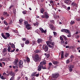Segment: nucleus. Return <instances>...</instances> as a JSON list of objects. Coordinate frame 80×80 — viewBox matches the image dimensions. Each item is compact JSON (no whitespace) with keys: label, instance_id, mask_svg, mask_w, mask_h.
Returning a JSON list of instances; mask_svg holds the SVG:
<instances>
[{"label":"nucleus","instance_id":"nucleus-38","mask_svg":"<svg viewBox=\"0 0 80 80\" xmlns=\"http://www.w3.org/2000/svg\"><path fill=\"white\" fill-rule=\"evenodd\" d=\"M76 20L77 22H80V18H76Z\"/></svg>","mask_w":80,"mask_h":80},{"label":"nucleus","instance_id":"nucleus-58","mask_svg":"<svg viewBox=\"0 0 80 80\" xmlns=\"http://www.w3.org/2000/svg\"><path fill=\"white\" fill-rule=\"evenodd\" d=\"M15 49H13V50H11V52H14L15 51Z\"/></svg>","mask_w":80,"mask_h":80},{"label":"nucleus","instance_id":"nucleus-10","mask_svg":"<svg viewBox=\"0 0 80 80\" xmlns=\"http://www.w3.org/2000/svg\"><path fill=\"white\" fill-rule=\"evenodd\" d=\"M18 60L17 59H15L13 62V64L17 66L18 65Z\"/></svg>","mask_w":80,"mask_h":80},{"label":"nucleus","instance_id":"nucleus-27","mask_svg":"<svg viewBox=\"0 0 80 80\" xmlns=\"http://www.w3.org/2000/svg\"><path fill=\"white\" fill-rule=\"evenodd\" d=\"M75 21H71L70 22V24L71 25H73V24H75Z\"/></svg>","mask_w":80,"mask_h":80},{"label":"nucleus","instance_id":"nucleus-36","mask_svg":"<svg viewBox=\"0 0 80 80\" xmlns=\"http://www.w3.org/2000/svg\"><path fill=\"white\" fill-rule=\"evenodd\" d=\"M53 33L54 34V36H55V37H56V36H57V32H53Z\"/></svg>","mask_w":80,"mask_h":80},{"label":"nucleus","instance_id":"nucleus-34","mask_svg":"<svg viewBox=\"0 0 80 80\" xmlns=\"http://www.w3.org/2000/svg\"><path fill=\"white\" fill-rule=\"evenodd\" d=\"M55 42H51V45L54 46V45H55Z\"/></svg>","mask_w":80,"mask_h":80},{"label":"nucleus","instance_id":"nucleus-52","mask_svg":"<svg viewBox=\"0 0 80 80\" xmlns=\"http://www.w3.org/2000/svg\"><path fill=\"white\" fill-rule=\"evenodd\" d=\"M42 69H46V67H43V64H42Z\"/></svg>","mask_w":80,"mask_h":80},{"label":"nucleus","instance_id":"nucleus-40","mask_svg":"<svg viewBox=\"0 0 80 80\" xmlns=\"http://www.w3.org/2000/svg\"><path fill=\"white\" fill-rule=\"evenodd\" d=\"M3 75H4V76H8L9 75V74H7V73L4 72L3 74Z\"/></svg>","mask_w":80,"mask_h":80},{"label":"nucleus","instance_id":"nucleus-61","mask_svg":"<svg viewBox=\"0 0 80 80\" xmlns=\"http://www.w3.org/2000/svg\"><path fill=\"white\" fill-rule=\"evenodd\" d=\"M49 66H51V65H52V63L51 62H50L49 63Z\"/></svg>","mask_w":80,"mask_h":80},{"label":"nucleus","instance_id":"nucleus-3","mask_svg":"<svg viewBox=\"0 0 80 80\" xmlns=\"http://www.w3.org/2000/svg\"><path fill=\"white\" fill-rule=\"evenodd\" d=\"M59 77V74L58 73H55L52 74V80H57V78Z\"/></svg>","mask_w":80,"mask_h":80},{"label":"nucleus","instance_id":"nucleus-39","mask_svg":"<svg viewBox=\"0 0 80 80\" xmlns=\"http://www.w3.org/2000/svg\"><path fill=\"white\" fill-rule=\"evenodd\" d=\"M69 68H74V66L73 65H70Z\"/></svg>","mask_w":80,"mask_h":80},{"label":"nucleus","instance_id":"nucleus-63","mask_svg":"<svg viewBox=\"0 0 80 80\" xmlns=\"http://www.w3.org/2000/svg\"><path fill=\"white\" fill-rule=\"evenodd\" d=\"M68 10H70V7H68L67 8Z\"/></svg>","mask_w":80,"mask_h":80},{"label":"nucleus","instance_id":"nucleus-56","mask_svg":"<svg viewBox=\"0 0 80 80\" xmlns=\"http://www.w3.org/2000/svg\"><path fill=\"white\" fill-rule=\"evenodd\" d=\"M70 58H74V56L73 55H72L70 57Z\"/></svg>","mask_w":80,"mask_h":80},{"label":"nucleus","instance_id":"nucleus-19","mask_svg":"<svg viewBox=\"0 0 80 80\" xmlns=\"http://www.w3.org/2000/svg\"><path fill=\"white\" fill-rule=\"evenodd\" d=\"M52 63L53 64H54V65H58V64L59 63V62H58L56 61H54Z\"/></svg>","mask_w":80,"mask_h":80},{"label":"nucleus","instance_id":"nucleus-22","mask_svg":"<svg viewBox=\"0 0 80 80\" xmlns=\"http://www.w3.org/2000/svg\"><path fill=\"white\" fill-rule=\"evenodd\" d=\"M26 61L28 62V63H29V62H30V58L28 57H27L26 58Z\"/></svg>","mask_w":80,"mask_h":80},{"label":"nucleus","instance_id":"nucleus-60","mask_svg":"<svg viewBox=\"0 0 80 80\" xmlns=\"http://www.w3.org/2000/svg\"><path fill=\"white\" fill-rule=\"evenodd\" d=\"M21 78L20 77V76L18 77V80H20V79Z\"/></svg>","mask_w":80,"mask_h":80},{"label":"nucleus","instance_id":"nucleus-59","mask_svg":"<svg viewBox=\"0 0 80 80\" xmlns=\"http://www.w3.org/2000/svg\"><path fill=\"white\" fill-rule=\"evenodd\" d=\"M41 17L43 18H45V16L44 15H42L41 16Z\"/></svg>","mask_w":80,"mask_h":80},{"label":"nucleus","instance_id":"nucleus-4","mask_svg":"<svg viewBox=\"0 0 80 80\" xmlns=\"http://www.w3.org/2000/svg\"><path fill=\"white\" fill-rule=\"evenodd\" d=\"M40 59V57H39V55L38 54H35L34 56V60L35 62H37Z\"/></svg>","mask_w":80,"mask_h":80},{"label":"nucleus","instance_id":"nucleus-5","mask_svg":"<svg viewBox=\"0 0 80 80\" xmlns=\"http://www.w3.org/2000/svg\"><path fill=\"white\" fill-rule=\"evenodd\" d=\"M62 32H65V33H68V34H70L71 33L70 32L69 30L68 29H62L61 30Z\"/></svg>","mask_w":80,"mask_h":80},{"label":"nucleus","instance_id":"nucleus-12","mask_svg":"<svg viewBox=\"0 0 80 80\" xmlns=\"http://www.w3.org/2000/svg\"><path fill=\"white\" fill-rule=\"evenodd\" d=\"M9 74L11 76H12V77H15V73L13 72H11L9 73Z\"/></svg>","mask_w":80,"mask_h":80},{"label":"nucleus","instance_id":"nucleus-2","mask_svg":"<svg viewBox=\"0 0 80 80\" xmlns=\"http://www.w3.org/2000/svg\"><path fill=\"white\" fill-rule=\"evenodd\" d=\"M5 34L6 37L5 36V35H4V34H3V33L1 34V35L2 37L3 38L5 39H7V38H9V37H10V35L9 33L7 32Z\"/></svg>","mask_w":80,"mask_h":80},{"label":"nucleus","instance_id":"nucleus-17","mask_svg":"<svg viewBox=\"0 0 80 80\" xmlns=\"http://www.w3.org/2000/svg\"><path fill=\"white\" fill-rule=\"evenodd\" d=\"M62 37L64 39L65 41H67L68 40V38L66 37L64 35H62Z\"/></svg>","mask_w":80,"mask_h":80},{"label":"nucleus","instance_id":"nucleus-25","mask_svg":"<svg viewBox=\"0 0 80 80\" xmlns=\"http://www.w3.org/2000/svg\"><path fill=\"white\" fill-rule=\"evenodd\" d=\"M24 25H25V26H26L27 25H28V24H28V22L27 21H25L24 22Z\"/></svg>","mask_w":80,"mask_h":80},{"label":"nucleus","instance_id":"nucleus-51","mask_svg":"<svg viewBox=\"0 0 80 80\" xmlns=\"http://www.w3.org/2000/svg\"><path fill=\"white\" fill-rule=\"evenodd\" d=\"M39 73H38L37 75H35V77H39Z\"/></svg>","mask_w":80,"mask_h":80},{"label":"nucleus","instance_id":"nucleus-26","mask_svg":"<svg viewBox=\"0 0 80 80\" xmlns=\"http://www.w3.org/2000/svg\"><path fill=\"white\" fill-rule=\"evenodd\" d=\"M33 25L34 26H36V25L38 26V22H36V23H33Z\"/></svg>","mask_w":80,"mask_h":80},{"label":"nucleus","instance_id":"nucleus-11","mask_svg":"<svg viewBox=\"0 0 80 80\" xmlns=\"http://www.w3.org/2000/svg\"><path fill=\"white\" fill-rule=\"evenodd\" d=\"M40 31H41V33H47V30H43V29L42 28H40Z\"/></svg>","mask_w":80,"mask_h":80},{"label":"nucleus","instance_id":"nucleus-7","mask_svg":"<svg viewBox=\"0 0 80 80\" xmlns=\"http://www.w3.org/2000/svg\"><path fill=\"white\" fill-rule=\"evenodd\" d=\"M19 67L20 68H22L23 67V61L20 60L19 62Z\"/></svg>","mask_w":80,"mask_h":80},{"label":"nucleus","instance_id":"nucleus-20","mask_svg":"<svg viewBox=\"0 0 80 80\" xmlns=\"http://www.w3.org/2000/svg\"><path fill=\"white\" fill-rule=\"evenodd\" d=\"M40 52V50L38 49H36L34 51V53H39Z\"/></svg>","mask_w":80,"mask_h":80},{"label":"nucleus","instance_id":"nucleus-21","mask_svg":"<svg viewBox=\"0 0 80 80\" xmlns=\"http://www.w3.org/2000/svg\"><path fill=\"white\" fill-rule=\"evenodd\" d=\"M45 11V10H44V9L43 8H42L40 9V12L41 13H43V12Z\"/></svg>","mask_w":80,"mask_h":80},{"label":"nucleus","instance_id":"nucleus-49","mask_svg":"<svg viewBox=\"0 0 80 80\" xmlns=\"http://www.w3.org/2000/svg\"><path fill=\"white\" fill-rule=\"evenodd\" d=\"M69 70L70 71V72H72L73 71V69H72V68H69Z\"/></svg>","mask_w":80,"mask_h":80},{"label":"nucleus","instance_id":"nucleus-55","mask_svg":"<svg viewBox=\"0 0 80 80\" xmlns=\"http://www.w3.org/2000/svg\"><path fill=\"white\" fill-rule=\"evenodd\" d=\"M3 52L5 53V52H6V49H5V48L4 49Z\"/></svg>","mask_w":80,"mask_h":80},{"label":"nucleus","instance_id":"nucleus-8","mask_svg":"<svg viewBox=\"0 0 80 80\" xmlns=\"http://www.w3.org/2000/svg\"><path fill=\"white\" fill-rule=\"evenodd\" d=\"M31 28H32V26H31V25L30 24L27 25L26 26V28H27V30H30Z\"/></svg>","mask_w":80,"mask_h":80},{"label":"nucleus","instance_id":"nucleus-29","mask_svg":"<svg viewBox=\"0 0 80 80\" xmlns=\"http://www.w3.org/2000/svg\"><path fill=\"white\" fill-rule=\"evenodd\" d=\"M45 55L46 57V58H48V57H50V55H49V54H47V53H45L44 54Z\"/></svg>","mask_w":80,"mask_h":80},{"label":"nucleus","instance_id":"nucleus-57","mask_svg":"<svg viewBox=\"0 0 80 80\" xmlns=\"http://www.w3.org/2000/svg\"><path fill=\"white\" fill-rule=\"evenodd\" d=\"M44 1V0H39V2H43Z\"/></svg>","mask_w":80,"mask_h":80},{"label":"nucleus","instance_id":"nucleus-37","mask_svg":"<svg viewBox=\"0 0 80 80\" xmlns=\"http://www.w3.org/2000/svg\"><path fill=\"white\" fill-rule=\"evenodd\" d=\"M11 47H12V48H15V45L14 44H13V43L12 44Z\"/></svg>","mask_w":80,"mask_h":80},{"label":"nucleus","instance_id":"nucleus-1","mask_svg":"<svg viewBox=\"0 0 80 80\" xmlns=\"http://www.w3.org/2000/svg\"><path fill=\"white\" fill-rule=\"evenodd\" d=\"M43 64L45 65L46 64V62L44 61L41 62L40 63V64L38 66L37 68L38 71H41L42 67H43Z\"/></svg>","mask_w":80,"mask_h":80},{"label":"nucleus","instance_id":"nucleus-6","mask_svg":"<svg viewBox=\"0 0 80 80\" xmlns=\"http://www.w3.org/2000/svg\"><path fill=\"white\" fill-rule=\"evenodd\" d=\"M42 48L43 50H44L45 52H47V51H48V46H47L45 45H43L42 46Z\"/></svg>","mask_w":80,"mask_h":80},{"label":"nucleus","instance_id":"nucleus-15","mask_svg":"<svg viewBox=\"0 0 80 80\" xmlns=\"http://www.w3.org/2000/svg\"><path fill=\"white\" fill-rule=\"evenodd\" d=\"M3 15H6V17H8L9 16V14H8V13L7 12H3Z\"/></svg>","mask_w":80,"mask_h":80},{"label":"nucleus","instance_id":"nucleus-13","mask_svg":"<svg viewBox=\"0 0 80 80\" xmlns=\"http://www.w3.org/2000/svg\"><path fill=\"white\" fill-rule=\"evenodd\" d=\"M38 42L39 43H42V42H43V40L42 39L40 38H38Z\"/></svg>","mask_w":80,"mask_h":80},{"label":"nucleus","instance_id":"nucleus-35","mask_svg":"<svg viewBox=\"0 0 80 80\" xmlns=\"http://www.w3.org/2000/svg\"><path fill=\"white\" fill-rule=\"evenodd\" d=\"M32 45H35V44H36V41H33L32 42Z\"/></svg>","mask_w":80,"mask_h":80},{"label":"nucleus","instance_id":"nucleus-9","mask_svg":"<svg viewBox=\"0 0 80 80\" xmlns=\"http://www.w3.org/2000/svg\"><path fill=\"white\" fill-rule=\"evenodd\" d=\"M49 27H50V28H51V29L52 30H53V31H55V28L53 25L50 24Z\"/></svg>","mask_w":80,"mask_h":80},{"label":"nucleus","instance_id":"nucleus-32","mask_svg":"<svg viewBox=\"0 0 80 80\" xmlns=\"http://www.w3.org/2000/svg\"><path fill=\"white\" fill-rule=\"evenodd\" d=\"M10 49H11L10 46H9L8 49V51L9 52H11V51H10Z\"/></svg>","mask_w":80,"mask_h":80},{"label":"nucleus","instance_id":"nucleus-14","mask_svg":"<svg viewBox=\"0 0 80 80\" xmlns=\"http://www.w3.org/2000/svg\"><path fill=\"white\" fill-rule=\"evenodd\" d=\"M37 74V72H33L32 73L31 77H35L36 75Z\"/></svg>","mask_w":80,"mask_h":80},{"label":"nucleus","instance_id":"nucleus-48","mask_svg":"<svg viewBox=\"0 0 80 80\" xmlns=\"http://www.w3.org/2000/svg\"><path fill=\"white\" fill-rule=\"evenodd\" d=\"M50 22H51V23H55V22L53 20H50Z\"/></svg>","mask_w":80,"mask_h":80},{"label":"nucleus","instance_id":"nucleus-31","mask_svg":"<svg viewBox=\"0 0 80 80\" xmlns=\"http://www.w3.org/2000/svg\"><path fill=\"white\" fill-rule=\"evenodd\" d=\"M45 17L46 18H49V16H48V15L46 13L45 14Z\"/></svg>","mask_w":80,"mask_h":80},{"label":"nucleus","instance_id":"nucleus-24","mask_svg":"<svg viewBox=\"0 0 80 80\" xmlns=\"http://www.w3.org/2000/svg\"><path fill=\"white\" fill-rule=\"evenodd\" d=\"M23 22V19H21L19 20V22L20 25L22 24V22Z\"/></svg>","mask_w":80,"mask_h":80},{"label":"nucleus","instance_id":"nucleus-62","mask_svg":"<svg viewBox=\"0 0 80 80\" xmlns=\"http://www.w3.org/2000/svg\"><path fill=\"white\" fill-rule=\"evenodd\" d=\"M1 20H4V18L3 17H1Z\"/></svg>","mask_w":80,"mask_h":80},{"label":"nucleus","instance_id":"nucleus-46","mask_svg":"<svg viewBox=\"0 0 80 80\" xmlns=\"http://www.w3.org/2000/svg\"><path fill=\"white\" fill-rule=\"evenodd\" d=\"M68 54L66 53L65 54L64 57H66V58H67V57H68Z\"/></svg>","mask_w":80,"mask_h":80},{"label":"nucleus","instance_id":"nucleus-54","mask_svg":"<svg viewBox=\"0 0 80 80\" xmlns=\"http://www.w3.org/2000/svg\"><path fill=\"white\" fill-rule=\"evenodd\" d=\"M54 3V2L53 1H50V3H51H51H52V4H53V5Z\"/></svg>","mask_w":80,"mask_h":80},{"label":"nucleus","instance_id":"nucleus-45","mask_svg":"<svg viewBox=\"0 0 80 80\" xmlns=\"http://www.w3.org/2000/svg\"><path fill=\"white\" fill-rule=\"evenodd\" d=\"M48 47H50V48H53V47L54 46H51V45H49Z\"/></svg>","mask_w":80,"mask_h":80},{"label":"nucleus","instance_id":"nucleus-44","mask_svg":"<svg viewBox=\"0 0 80 80\" xmlns=\"http://www.w3.org/2000/svg\"><path fill=\"white\" fill-rule=\"evenodd\" d=\"M21 45L22 47H23L25 44H24V43L22 42L21 43Z\"/></svg>","mask_w":80,"mask_h":80},{"label":"nucleus","instance_id":"nucleus-30","mask_svg":"<svg viewBox=\"0 0 80 80\" xmlns=\"http://www.w3.org/2000/svg\"><path fill=\"white\" fill-rule=\"evenodd\" d=\"M52 36H49V41H50L51 42H52Z\"/></svg>","mask_w":80,"mask_h":80},{"label":"nucleus","instance_id":"nucleus-43","mask_svg":"<svg viewBox=\"0 0 80 80\" xmlns=\"http://www.w3.org/2000/svg\"><path fill=\"white\" fill-rule=\"evenodd\" d=\"M4 23L5 24V25H8V23H7V22L6 21H5L4 22Z\"/></svg>","mask_w":80,"mask_h":80},{"label":"nucleus","instance_id":"nucleus-28","mask_svg":"<svg viewBox=\"0 0 80 80\" xmlns=\"http://www.w3.org/2000/svg\"><path fill=\"white\" fill-rule=\"evenodd\" d=\"M30 43V42L28 41V40H26L25 42V44H26L27 45H28V43Z\"/></svg>","mask_w":80,"mask_h":80},{"label":"nucleus","instance_id":"nucleus-42","mask_svg":"<svg viewBox=\"0 0 80 80\" xmlns=\"http://www.w3.org/2000/svg\"><path fill=\"white\" fill-rule=\"evenodd\" d=\"M15 79V77L14 76H12L10 79V80H14Z\"/></svg>","mask_w":80,"mask_h":80},{"label":"nucleus","instance_id":"nucleus-50","mask_svg":"<svg viewBox=\"0 0 80 80\" xmlns=\"http://www.w3.org/2000/svg\"><path fill=\"white\" fill-rule=\"evenodd\" d=\"M26 12H27V11H23L22 12V13L23 14H26Z\"/></svg>","mask_w":80,"mask_h":80},{"label":"nucleus","instance_id":"nucleus-47","mask_svg":"<svg viewBox=\"0 0 80 80\" xmlns=\"http://www.w3.org/2000/svg\"><path fill=\"white\" fill-rule=\"evenodd\" d=\"M60 40H61V41H62L63 40V38H62V37H60Z\"/></svg>","mask_w":80,"mask_h":80},{"label":"nucleus","instance_id":"nucleus-16","mask_svg":"<svg viewBox=\"0 0 80 80\" xmlns=\"http://www.w3.org/2000/svg\"><path fill=\"white\" fill-rule=\"evenodd\" d=\"M71 5L73 7H77V5L76 3H75V2H73L71 4Z\"/></svg>","mask_w":80,"mask_h":80},{"label":"nucleus","instance_id":"nucleus-18","mask_svg":"<svg viewBox=\"0 0 80 80\" xmlns=\"http://www.w3.org/2000/svg\"><path fill=\"white\" fill-rule=\"evenodd\" d=\"M51 42H52V41H50L46 42V43H47V45L48 46H49V45H50V44L51 45Z\"/></svg>","mask_w":80,"mask_h":80},{"label":"nucleus","instance_id":"nucleus-33","mask_svg":"<svg viewBox=\"0 0 80 80\" xmlns=\"http://www.w3.org/2000/svg\"><path fill=\"white\" fill-rule=\"evenodd\" d=\"M69 2H70V0H65L64 1V2L65 3H68Z\"/></svg>","mask_w":80,"mask_h":80},{"label":"nucleus","instance_id":"nucleus-23","mask_svg":"<svg viewBox=\"0 0 80 80\" xmlns=\"http://www.w3.org/2000/svg\"><path fill=\"white\" fill-rule=\"evenodd\" d=\"M64 52L63 51L62 52L61 59H62L64 57L63 56L64 55Z\"/></svg>","mask_w":80,"mask_h":80},{"label":"nucleus","instance_id":"nucleus-64","mask_svg":"<svg viewBox=\"0 0 80 80\" xmlns=\"http://www.w3.org/2000/svg\"><path fill=\"white\" fill-rule=\"evenodd\" d=\"M22 40H23V41H26V38H23L22 39Z\"/></svg>","mask_w":80,"mask_h":80},{"label":"nucleus","instance_id":"nucleus-53","mask_svg":"<svg viewBox=\"0 0 80 80\" xmlns=\"http://www.w3.org/2000/svg\"><path fill=\"white\" fill-rule=\"evenodd\" d=\"M70 63V61L69 60H68L66 61V63Z\"/></svg>","mask_w":80,"mask_h":80},{"label":"nucleus","instance_id":"nucleus-41","mask_svg":"<svg viewBox=\"0 0 80 80\" xmlns=\"http://www.w3.org/2000/svg\"><path fill=\"white\" fill-rule=\"evenodd\" d=\"M61 44H62H62H65V41H63H63H61Z\"/></svg>","mask_w":80,"mask_h":80}]
</instances>
